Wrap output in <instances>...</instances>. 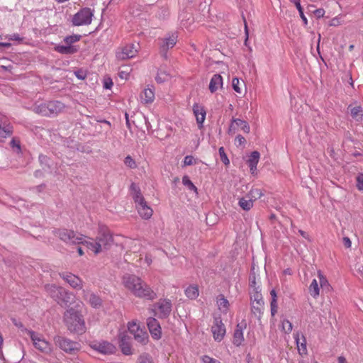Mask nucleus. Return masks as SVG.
Instances as JSON below:
<instances>
[{
	"mask_svg": "<svg viewBox=\"0 0 363 363\" xmlns=\"http://www.w3.org/2000/svg\"><path fill=\"white\" fill-rule=\"evenodd\" d=\"M82 241L79 242V244H83L94 255H98L102 252L103 249L107 248L111 244L113 237L107 227L101 225L99 226L98 235L95 240L83 235Z\"/></svg>",
	"mask_w": 363,
	"mask_h": 363,
	"instance_id": "2",
	"label": "nucleus"
},
{
	"mask_svg": "<svg viewBox=\"0 0 363 363\" xmlns=\"http://www.w3.org/2000/svg\"><path fill=\"white\" fill-rule=\"evenodd\" d=\"M242 84H244V82H242L241 83L238 77L233 78L232 86H233V89H234V91L235 92H237L238 94H241L242 89H241L240 86H241Z\"/></svg>",
	"mask_w": 363,
	"mask_h": 363,
	"instance_id": "46",
	"label": "nucleus"
},
{
	"mask_svg": "<svg viewBox=\"0 0 363 363\" xmlns=\"http://www.w3.org/2000/svg\"><path fill=\"white\" fill-rule=\"evenodd\" d=\"M124 287L135 296L152 301L157 298L156 293L152 289L134 274H125L122 278Z\"/></svg>",
	"mask_w": 363,
	"mask_h": 363,
	"instance_id": "1",
	"label": "nucleus"
},
{
	"mask_svg": "<svg viewBox=\"0 0 363 363\" xmlns=\"http://www.w3.org/2000/svg\"><path fill=\"white\" fill-rule=\"evenodd\" d=\"M178 39V35L177 33H172L169 35V36L165 37L161 40L160 43V52L164 57H166V54L168 50L172 49L176 45Z\"/></svg>",
	"mask_w": 363,
	"mask_h": 363,
	"instance_id": "12",
	"label": "nucleus"
},
{
	"mask_svg": "<svg viewBox=\"0 0 363 363\" xmlns=\"http://www.w3.org/2000/svg\"><path fill=\"white\" fill-rule=\"evenodd\" d=\"M157 314L160 318H166L172 311V302L169 299H161L156 304Z\"/></svg>",
	"mask_w": 363,
	"mask_h": 363,
	"instance_id": "13",
	"label": "nucleus"
},
{
	"mask_svg": "<svg viewBox=\"0 0 363 363\" xmlns=\"http://www.w3.org/2000/svg\"><path fill=\"white\" fill-rule=\"evenodd\" d=\"M344 244L346 247H351V240L349 238H344Z\"/></svg>",
	"mask_w": 363,
	"mask_h": 363,
	"instance_id": "63",
	"label": "nucleus"
},
{
	"mask_svg": "<svg viewBox=\"0 0 363 363\" xmlns=\"http://www.w3.org/2000/svg\"><path fill=\"white\" fill-rule=\"evenodd\" d=\"M82 296L94 308H99L102 306L101 298L89 290H82Z\"/></svg>",
	"mask_w": 363,
	"mask_h": 363,
	"instance_id": "15",
	"label": "nucleus"
},
{
	"mask_svg": "<svg viewBox=\"0 0 363 363\" xmlns=\"http://www.w3.org/2000/svg\"><path fill=\"white\" fill-rule=\"evenodd\" d=\"M196 163V160L194 157L191 155H187L184 159V166H189L194 164Z\"/></svg>",
	"mask_w": 363,
	"mask_h": 363,
	"instance_id": "52",
	"label": "nucleus"
},
{
	"mask_svg": "<svg viewBox=\"0 0 363 363\" xmlns=\"http://www.w3.org/2000/svg\"><path fill=\"white\" fill-rule=\"evenodd\" d=\"M119 344L122 352L125 355H130L133 353L132 347L129 342L126 341V335L125 333H121L119 334Z\"/></svg>",
	"mask_w": 363,
	"mask_h": 363,
	"instance_id": "25",
	"label": "nucleus"
},
{
	"mask_svg": "<svg viewBox=\"0 0 363 363\" xmlns=\"http://www.w3.org/2000/svg\"><path fill=\"white\" fill-rule=\"evenodd\" d=\"M357 188L359 191H363V173H360L356 178Z\"/></svg>",
	"mask_w": 363,
	"mask_h": 363,
	"instance_id": "51",
	"label": "nucleus"
},
{
	"mask_svg": "<svg viewBox=\"0 0 363 363\" xmlns=\"http://www.w3.org/2000/svg\"><path fill=\"white\" fill-rule=\"evenodd\" d=\"M13 133V127L7 123V119L4 117L0 119V142L11 136Z\"/></svg>",
	"mask_w": 363,
	"mask_h": 363,
	"instance_id": "18",
	"label": "nucleus"
},
{
	"mask_svg": "<svg viewBox=\"0 0 363 363\" xmlns=\"http://www.w3.org/2000/svg\"><path fill=\"white\" fill-rule=\"evenodd\" d=\"M128 329L130 333H131L133 336L137 335V333H140V332H142L144 330L140 327V325L136 320H132L128 322Z\"/></svg>",
	"mask_w": 363,
	"mask_h": 363,
	"instance_id": "38",
	"label": "nucleus"
},
{
	"mask_svg": "<svg viewBox=\"0 0 363 363\" xmlns=\"http://www.w3.org/2000/svg\"><path fill=\"white\" fill-rule=\"evenodd\" d=\"M130 247L133 248V252H137L140 249V244L138 240H131L130 242Z\"/></svg>",
	"mask_w": 363,
	"mask_h": 363,
	"instance_id": "54",
	"label": "nucleus"
},
{
	"mask_svg": "<svg viewBox=\"0 0 363 363\" xmlns=\"http://www.w3.org/2000/svg\"><path fill=\"white\" fill-rule=\"evenodd\" d=\"M172 77L170 73L164 69H160L155 77V80L157 83H163L169 81Z\"/></svg>",
	"mask_w": 363,
	"mask_h": 363,
	"instance_id": "36",
	"label": "nucleus"
},
{
	"mask_svg": "<svg viewBox=\"0 0 363 363\" xmlns=\"http://www.w3.org/2000/svg\"><path fill=\"white\" fill-rule=\"evenodd\" d=\"M135 208L140 216L144 220H148L152 216L153 210L145 200L137 204Z\"/></svg>",
	"mask_w": 363,
	"mask_h": 363,
	"instance_id": "17",
	"label": "nucleus"
},
{
	"mask_svg": "<svg viewBox=\"0 0 363 363\" xmlns=\"http://www.w3.org/2000/svg\"><path fill=\"white\" fill-rule=\"evenodd\" d=\"M133 337L136 342L143 345H147L149 342L148 334L145 330H143L142 332H140L138 334L137 333V335Z\"/></svg>",
	"mask_w": 363,
	"mask_h": 363,
	"instance_id": "39",
	"label": "nucleus"
},
{
	"mask_svg": "<svg viewBox=\"0 0 363 363\" xmlns=\"http://www.w3.org/2000/svg\"><path fill=\"white\" fill-rule=\"evenodd\" d=\"M193 111L196 119V122L200 125V127H201L205 121L206 114L204 108L201 106L196 104L193 106Z\"/></svg>",
	"mask_w": 363,
	"mask_h": 363,
	"instance_id": "24",
	"label": "nucleus"
},
{
	"mask_svg": "<svg viewBox=\"0 0 363 363\" xmlns=\"http://www.w3.org/2000/svg\"><path fill=\"white\" fill-rule=\"evenodd\" d=\"M57 347L69 354H75L81 350V345L63 336L57 335L53 338Z\"/></svg>",
	"mask_w": 363,
	"mask_h": 363,
	"instance_id": "4",
	"label": "nucleus"
},
{
	"mask_svg": "<svg viewBox=\"0 0 363 363\" xmlns=\"http://www.w3.org/2000/svg\"><path fill=\"white\" fill-rule=\"evenodd\" d=\"M74 298V296L73 293L65 289V293L61 294L57 302L61 306H67L71 304Z\"/></svg>",
	"mask_w": 363,
	"mask_h": 363,
	"instance_id": "28",
	"label": "nucleus"
},
{
	"mask_svg": "<svg viewBox=\"0 0 363 363\" xmlns=\"http://www.w3.org/2000/svg\"><path fill=\"white\" fill-rule=\"evenodd\" d=\"M124 164L126 167L130 169L137 168V164L135 160L130 155H128L124 159Z\"/></svg>",
	"mask_w": 363,
	"mask_h": 363,
	"instance_id": "45",
	"label": "nucleus"
},
{
	"mask_svg": "<svg viewBox=\"0 0 363 363\" xmlns=\"http://www.w3.org/2000/svg\"><path fill=\"white\" fill-rule=\"evenodd\" d=\"M270 306H271V315L272 317H274L275 315V314L277 313V310H278L277 300H272Z\"/></svg>",
	"mask_w": 363,
	"mask_h": 363,
	"instance_id": "53",
	"label": "nucleus"
},
{
	"mask_svg": "<svg viewBox=\"0 0 363 363\" xmlns=\"http://www.w3.org/2000/svg\"><path fill=\"white\" fill-rule=\"evenodd\" d=\"M254 205V200L250 197H241L238 200V206L245 211H250Z\"/></svg>",
	"mask_w": 363,
	"mask_h": 363,
	"instance_id": "34",
	"label": "nucleus"
},
{
	"mask_svg": "<svg viewBox=\"0 0 363 363\" xmlns=\"http://www.w3.org/2000/svg\"><path fill=\"white\" fill-rule=\"evenodd\" d=\"M128 73L127 72H124V71H121L119 72V76L121 79H127L128 77Z\"/></svg>",
	"mask_w": 363,
	"mask_h": 363,
	"instance_id": "64",
	"label": "nucleus"
},
{
	"mask_svg": "<svg viewBox=\"0 0 363 363\" xmlns=\"http://www.w3.org/2000/svg\"><path fill=\"white\" fill-rule=\"evenodd\" d=\"M147 325L152 338L155 340L160 339L162 331L158 321L154 318H150L147 319Z\"/></svg>",
	"mask_w": 363,
	"mask_h": 363,
	"instance_id": "16",
	"label": "nucleus"
},
{
	"mask_svg": "<svg viewBox=\"0 0 363 363\" xmlns=\"http://www.w3.org/2000/svg\"><path fill=\"white\" fill-rule=\"evenodd\" d=\"M309 293L315 298L320 294L319 283L316 279H313L309 286Z\"/></svg>",
	"mask_w": 363,
	"mask_h": 363,
	"instance_id": "40",
	"label": "nucleus"
},
{
	"mask_svg": "<svg viewBox=\"0 0 363 363\" xmlns=\"http://www.w3.org/2000/svg\"><path fill=\"white\" fill-rule=\"evenodd\" d=\"M239 129L242 130L245 133H248L250 128L249 124L243 120L239 118L233 119L228 128V133L235 134Z\"/></svg>",
	"mask_w": 363,
	"mask_h": 363,
	"instance_id": "14",
	"label": "nucleus"
},
{
	"mask_svg": "<svg viewBox=\"0 0 363 363\" xmlns=\"http://www.w3.org/2000/svg\"><path fill=\"white\" fill-rule=\"evenodd\" d=\"M294 339L296 342L297 349L298 353L301 355H304L307 354V347H306V340L305 337L299 333H296L294 334Z\"/></svg>",
	"mask_w": 363,
	"mask_h": 363,
	"instance_id": "22",
	"label": "nucleus"
},
{
	"mask_svg": "<svg viewBox=\"0 0 363 363\" xmlns=\"http://www.w3.org/2000/svg\"><path fill=\"white\" fill-rule=\"evenodd\" d=\"M93 13L89 8H84L77 12L72 18L74 26L90 24L92 20Z\"/></svg>",
	"mask_w": 363,
	"mask_h": 363,
	"instance_id": "10",
	"label": "nucleus"
},
{
	"mask_svg": "<svg viewBox=\"0 0 363 363\" xmlns=\"http://www.w3.org/2000/svg\"><path fill=\"white\" fill-rule=\"evenodd\" d=\"M201 363H220L218 359L211 357L208 355H203L201 357Z\"/></svg>",
	"mask_w": 363,
	"mask_h": 363,
	"instance_id": "50",
	"label": "nucleus"
},
{
	"mask_svg": "<svg viewBox=\"0 0 363 363\" xmlns=\"http://www.w3.org/2000/svg\"><path fill=\"white\" fill-rule=\"evenodd\" d=\"M138 47L133 43L119 48L116 53V58L119 60H128L136 56Z\"/></svg>",
	"mask_w": 363,
	"mask_h": 363,
	"instance_id": "9",
	"label": "nucleus"
},
{
	"mask_svg": "<svg viewBox=\"0 0 363 363\" xmlns=\"http://www.w3.org/2000/svg\"><path fill=\"white\" fill-rule=\"evenodd\" d=\"M76 77L79 79H84L86 74L82 71H77L74 72Z\"/></svg>",
	"mask_w": 363,
	"mask_h": 363,
	"instance_id": "60",
	"label": "nucleus"
},
{
	"mask_svg": "<svg viewBox=\"0 0 363 363\" xmlns=\"http://www.w3.org/2000/svg\"><path fill=\"white\" fill-rule=\"evenodd\" d=\"M252 313L258 318H260L264 311V302H252Z\"/></svg>",
	"mask_w": 363,
	"mask_h": 363,
	"instance_id": "37",
	"label": "nucleus"
},
{
	"mask_svg": "<svg viewBox=\"0 0 363 363\" xmlns=\"http://www.w3.org/2000/svg\"><path fill=\"white\" fill-rule=\"evenodd\" d=\"M55 50L61 54H73L77 52L78 48L74 45H57L55 48Z\"/></svg>",
	"mask_w": 363,
	"mask_h": 363,
	"instance_id": "35",
	"label": "nucleus"
},
{
	"mask_svg": "<svg viewBox=\"0 0 363 363\" xmlns=\"http://www.w3.org/2000/svg\"><path fill=\"white\" fill-rule=\"evenodd\" d=\"M185 296L190 300H195L199 296V289L197 284H191L184 290Z\"/></svg>",
	"mask_w": 363,
	"mask_h": 363,
	"instance_id": "31",
	"label": "nucleus"
},
{
	"mask_svg": "<svg viewBox=\"0 0 363 363\" xmlns=\"http://www.w3.org/2000/svg\"><path fill=\"white\" fill-rule=\"evenodd\" d=\"M59 275L73 289H82L84 282L83 280L79 277L69 272H60L59 273Z\"/></svg>",
	"mask_w": 363,
	"mask_h": 363,
	"instance_id": "11",
	"label": "nucleus"
},
{
	"mask_svg": "<svg viewBox=\"0 0 363 363\" xmlns=\"http://www.w3.org/2000/svg\"><path fill=\"white\" fill-rule=\"evenodd\" d=\"M11 145L12 147H17L18 150L21 149L19 142L15 139H12V140L11 141Z\"/></svg>",
	"mask_w": 363,
	"mask_h": 363,
	"instance_id": "62",
	"label": "nucleus"
},
{
	"mask_svg": "<svg viewBox=\"0 0 363 363\" xmlns=\"http://www.w3.org/2000/svg\"><path fill=\"white\" fill-rule=\"evenodd\" d=\"M50 117L57 116L62 112L65 108L64 104L58 101H48Z\"/></svg>",
	"mask_w": 363,
	"mask_h": 363,
	"instance_id": "23",
	"label": "nucleus"
},
{
	"mask_svg": "<svg viewBox=\"0 0 363 363\" xmlns=\"http://www.w3.org/2000/svg\"><path fill=\"white\" fill-rule=\"evenodd\" d=\"M67 330L74 334L82 335L86 330V323L82 312L74 308L67 309L63 316Z\"/></svg>",
	"mask_w": 363,
	"mask_h": 363,
	"instance_id": "3",
	"label": "nucleus"
},
{
	"mask_svg": "<svg viewBox=\"0 0 363 363\" xmlns=\"http://www.w3.org/2000/svg\"><path fill=\"white\" fill-rule=\"evenodd\" d=\"M130 194L135 206L145 201V198L141 193L140 187L135 183H132L130 186Z\"/></svg>",
	"mask_w": 363,
	"mask_h": 363,
	"instance_id": "21",
	"label": "nucleus"
},
{
	"mask_svg": "<svg viewBox=\"0 0 363 363\" xmlns=\"http://www.w3.org/2000/svg\"><path fill=\"white\" fill-rule=\"evenodd\" d=\"M293 328L292 323L288 320H283L281 321V330L285 333H289L291 332Z\"/></svg>",
	"mask_w": 363,
	"mask_h": 363,
	"instance_id": "47",
	"label": "nucleus"
},
{
	"mask_svg": "<svg viewBox=\"0 0 363 363\" xmlns=\"http://www.w3.org/2000/svg\"><path fill=\"white\" fill-rule=\"evenodd\" d=\"M252 302H264L262 295L256 291L251 297Z\"/></svg>",
	"mask_w": 363,
	"mask_h": 363,
	"instance_id": "55",
	"label": "nucleus"
},
{
	"mask_svg": "<svg viewBox=\"0 0 363 363\" xmlns=\"http://www.w3.org/2000/svg\"><path fill=\"white\" fill-rule=\"evenodd\" d=\"M260 155L259 152L254 151L251 153L248 160L247 164L250 167V172L254 174L256 172L257 170V165L259 160Z\"/></svg>",
	"mask_w": 363,
	"mask_h": 363,
	"instance_id": "26",
	"label": "nucleus"
},
{
	"mask_svg": "<svg viewBox=\"0 0 363 363\" xmlns=\"http://www.w3.org/2000/svg\"><path fill=\"white\" fill-rule=\"evenodd\" d=\"M10 40H21V38H20L19 35L17 33H14L9 37Z\"/></svg>",
	"mask_w": 363,
	"mask_h": 363,
	"instance_id": "61",
	"label": "nucleus"
},
{
	"mask_svg": "<svg viewBox=\"0 0 363 363\" xmlns=\"http://www.w3.org/2000/svg\"><path fill=\"white\" fill-rule=\"evenodd\" d=\"M55 235L67 243L79 244L83 239V235H77L74 231L67 229H58L55 231Z\"/></svg>",
	"mask_w": 363,
	"mask_h": 363,
	"instance_id": "6",
	"label": "nucleus"
},
{
	"mask_svg": "<svg viewBox=\"0 0 363 363\" xmlns=\"http://www.w3.org/2000/svg\"><path fill=\"white\" fill-rule=\"evenodd\" d=\"M223 86V78L220 74H214L209 84V90L211 93L216 92Z\"/></svg>",
	"mask_w": 363,
	"mask_h": 363,
	"instance_id": "29",
	"label": "nucleus"
},
{
	"mask_svg": "<svg viewBox=\"0 0 363 363\" xmlns=\"http://www.w3.org/2000/svg\"><path fill=\"white\" fill-rule=\"evenodd\" d=\"M246 325L245 323H239L237 325L233 334V342L236 346H240L244 342L243 330L245 328Z\"/></svg>",
	"mask_w": 363,
	"mask_h": 363,
	"instance_id": "20",
	"label": "nucleus"
},
{
	"mask_svg": "<svg viewBox=\"0 0 363 363\" xmlns=\"http://www.w3.org/2000/svg\"><path fill=\"white\" fill-rule=\"evenodd\" d=\"M80 38H81V35H72L66 37L64 39V41L65 42V43L67 45H72V43L78 42L80 40Z\"/></svg>",
	"mask_w": 363,
	"mask_h": 363,
	"instance_id": "48",
	"label": "nucleus"
},
{
	"mask_svg": "<svg viewBox=\"0 0 363 363\" xmlns=\"http://www.w3.org/2000/svg\"><path fill=\"white\" fill-rule=\"evenodd\" d=\"M216 303L218 306V310L223 313L226 314L229 310L230 303L227 298L223 294H220L216 297Z\"/></svg>",
	"mask_w": 363,
	"mask_h": 363,
	"instance_id": "27",
	"label": "nucleus"
},
{
	"mask_svg": "<svg viewBox=\"0 0 363 363\" xmlns=\"http://www.w3.org/2000/svg\"><path fill=\"white\" fill-rule=\"evenodd\" d=\"M89 347L102 354H112L115 353L116 348L111 342L106 340H94L89 343Z\"/></svg>",
	"mask_w": 363,
	"mask_h": 363,
	"instance_id": "7",
	"label": "nucleus"
},
{
	"mask_svg": "<svg viewBox=\"0 0 363 363\" xmlns=\"http://www.w3.org/2000/svg\"><path fill=\"white\" fill-rule=\"evenodd\" d=\"M352 117L356 121H360L363 118V108L360 105L349 106Z\"/></svg>",
	"mask_w": 363,
	"mask_h": 363,
	"instance_id": "33",
	"label": "nucleus"
},
{
	"mask_svg": "<svg viewBox=\"0 0 363 363\" xmlns=\"http://www.w3.org/2000/svg\"><path fill=\"white\" fill-rule=\"evenodd\" d=\"M142 103L145 104H152L155 100V92L153 89L147 88L145 89L140 94Z\"/></svg>",
	"mask_w": 363,
	"mask_h": 363,
	"instance_id": "32",
	"label": "nucleus"
},
{
	"mask_svg": "<svg viewBox=\"0 0 363 363\" xmlns=\"http://www.w3.org/2000/svg\"><path fill=\"white\" fill-rule=\"evenodd\" d=\"M264 196L263 191L259 189H252L247 194V197L252 198L254 201Z\"/></svg>",
	"mask_w": 363,
	"mask_h": 363,
	"instance_id": "43",
	"label": "nucleus"
},
{
	"mask_svg": "<svg viewBox=\"0 0 363 363\" xmlns=\"http://www.w3.org/2000/svg\"><path fill=\"white\" fill-rule=\"evenodd\" d=\"M113 82L111 78H106L104 81V87L106 89H110L113 86Z\"/></svg>",
	"mask_w": 363,
	"mask_h": 363,
	"instance_id": "57",
	"label": "nucleus"
},
{
	"mask_svg": "<svg viewBox=\"0 0 363 363\" xmlns=\"http://www.w3.org/2000/svg\"><path fill=\"white\" fill-rule=\"evenodd\" d=\"M137 363H154V361L149 354H143L138 357Z\"/></svg>",
	"mask_w": 363,
	"mask_h": 363,
	"instance_id": "44",
	"label": "nucleus"
},
{
	"mask_svg": "<svg viewBox=\"0 0 363 363\" xmlns=\"http://www.w3.org/2000/svg\"><path fill=\"white\" fill-rule=\"evenodd\" d=\"M324 14H325V10L323 9H316L315 11H314V15L317 18L323 17Z\"/></svg>",
	"mask_w": 363,
	"mask_h": 363,
	"instance_id": "58",
	"label": "nucleus"
},
{
	"mask_svg": "<svg viewBox=\"0 0 363 363\" xmlns=\"http://www.w3.org/2000/svg\"><path fill=\"white\" fill-rule=\"evenodd\" d=\"M219 155L221 161L225 164L228 165L230 164V161L228 158L227 155L225 152V150L223 147H220L218 150Z\"/></svg>",
	"mask_w": 363,
	"mask_h": 363,
	"instance_id": "49",
	"label": "nucleus"
},
{
	"mask_svg": "<svg viewBox=\"0 0 363 363\" xmlns=\"http://www.w3.org/2000/svg\"><path fill=\"white\" fill-rule=\"evenodd\" d=\"M213 337L216 342H221L226 333V329L220 317H215L211 328Z\"/></svg>",
	"mask_w": 363,
	"mask_h": 363,
	"instance_id": "8",
	"label": "nucleus"
},
{
	"mask_svg": "<svg viewBox=\"0 0 363 363\" xmlns=\"http://www.w3.org/2000/svg\"><path fill=\"white\" fill-rule=\"evenodd\" d=\"M46 292L56 301L59 300L62 293H65V288L55 284H47L45 286Z\"/></svg>",
	"mask_w": 363,
	"mask_h": 363,
	"instance_id": "19",
	"label": "nucleus"
},
{
	"mask_svg": "<svg viewBox=\"0 0 363 363\" xmlns=\"http://www.w3.org/2000/svg\"><path fill=\"white\" fill-rule=\"evenodd\" d=\"M28 334L36 350L46 354L52 352L53 348L51 343L47 341L42 335L32 330H28Z\"/></svg>",
	"mask_w": 363,
	"mask_h": 363,
	"instance_id": "5",
	"label": "nucleus"
},
{
	"mask_svg": "<svg viewBox=\"0 0 363 363\" xmlns=\"http://www.w3.org/2000/svg\"><path fill=\"white\" fill-rule=\"evenodd\" d=\"M244 25H245V37H246L245 43L246 44L247 41L248 40L249 30H248L247 24V22L245 20H244Z\"/></svg>",
	"mask_w": 363,
	"mask_h": 363,
	"instance_id": "59",
	"label": "nucleus"
},
{
	"mask_svg": "<svg viewBox=\"0 0 363 363\" xmlns=\"http://www.w3.org/2000/svg\"><path fill=\"white\" fill-rule=\"evenodd\" d=\"M245 142H246V140L241 135H237L235 138V143L237 145H242L245 144Z\"/></svg>",
	"mask_w": 363,
	"mask_h": 363,
	"instance_id": "56",
	"label": "nucleus"
},
{
	"mask_svg": "<svg viewBox=\"0 0 363 363\" xmlns=\"http://www.w3.org/2000/svg\"><path fill=\"white\" fill-rule=\"evenodd\" d=\"M318 277L319 279L318 283L320 286L324 290L329 291L330 288L329 282L320 271L318 272Z\"/></svg>",
	"mask_w": 363,
	"mask_h": 363,
	"instance_id": "41",
	"label": "nucleus"
},
{
	"mask_svg": "<svg viewBox=\"0 0 363 363\" xmlns=\"http://www.w3.org/2000/svg\"><path fill=\"white\" fill-rule=\"evenodd\" d=\"M182 184L190 191H193L196 194H198L197 187L190 180L189 177L186 175L182 177Z\"/></svg>",
	"mask_w": 363,
	"mask_h": 363,
	"instance_id": "42",
	"label": "nucleus"
},
{
	"mask_svg": "<svg viewBox=\"0 0 363 363\" xmlns=\"http://www.w3.org/2000/svg\"><path fill=\"white\" fill-rule=\"evenodd\" d=\"M33 111L43 116L50 117L48 102H38L33 107Z\"/></svg>",
	"mask_w": 363,
	"mask_h": 363,
	"instance_id": "30",
	"label": "nucleus"
}]
</instances>
